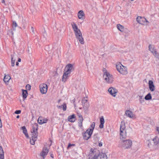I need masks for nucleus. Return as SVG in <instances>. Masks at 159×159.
I'll list each match as a JSON object with an SVG mask.
<instances>
[{
  "mask_svg": "<svg viewBox=\"0 0 159 159\" xmlns=\"http://www.w3.org/2000/svg\"><path fill=\"white\" fill-rule=\"evenodd\" d=\"M116 68L117 71L122 75H126L128 73L127 67L123 66L120 63H116Z\"/></svg>",
  "mask_w": 159,
  "mask_h": 159,
  "instance_id": "20e7f679",
  "label": "nucleus"
},
{
  "mask_svg": "<svg viewBox=\"0 0 159 159\" xmlns=\"http://www.w3.org/2000/svg\"><path fill=\"white\" fill-rule=\"evenodd\" d=\"M11 79L10 76L9 75L5 74V76L3 79V81L5 83L7 84H8L9 81Z\"/></svg>",
  "mask_w": 159,
  "mask_h": 159,
  "instance_id": "6ab92c4d",
  "label": "nucleus"
},
{
  "mask_svg": "<svg viewBox=\"0 0 159 159\" xmlns=\"http://www.w3.org/2000/svg\"><path fill=\"white\" fill-rule=\"evenodd\" d=\"M47 121L48 120L46 119H40V125L42 124L43 123H46Z\"/></svg>",
  "mask_w": 159,
  "mask_h": 159,
  "instance_id": "72a5a7b5",
  "label": "nucleus"
},
{
  "mask_svg": "<svg viewBox=\"0 0 159 159\" xmlns=\"http://www.w3.org/2000/svg\"><path fill=\"white\" fill-rule=\"evenodd\" d=\"M75 146V145L74 144H71L70 143H69V144L68 145L67 148L68 149H69L71 147L74 146Z\"/></svg>",
  "mask_w": 159,
  "mask_h": 159,
  "instance_id": "58836bf2",
  "label": "nucleus"
},
{
  "mask_svg": "<svg viewBox=\"0 0 159 159\" xmlns=\"http://www.w3.org/2000/svg\"><path fill=\"white\" fill-rule=\"evenodd\" d=\"M49 151V148L44 146L40 153V159H44Z\"/></svg>",
  "mask_w": 159,
  "mask_h": 159,
  "instance_id": "9d476101",
  "label": "nucleus"
},
{
  "mask_svg": "<svg viewBox=\"0 0 159 159\" xmlns=\"http://www.w3.org/2000/svg\"><path fill=\"white\" fill-rule=\"evenodd\" d=\"M31 29H32V31L34 32V28L32 27H31Z\"/></svg>",
  "mask_w": 159,
  "mask_h": 159,
  "instance_id": "3c124183",
  "label": "nucleus"
},
{
  "mask_svg": "<svg viewBox=\"0 0 159 159\" xmlns=\"http://www.w3.org/2000/svg\"><path fill=\"white\" fill-rule=\"evenodd\" d=\"M136 20L139 24L144 25H147L149 23L148 21L144 17L138 16L136 18Z\"/></svg>",
  "mask_w": 159,
  "mask_h": 159,
  "instance_id": "1a4fd4ad",
  "label": "nucleus"
},
{
  "mask_svg": "<svg viewBox=\"0 0 159 159\" xmlns=\"http://www.w3.org/2000/svg\"><path fill=\"white\" fill-rule=\"evenodd\" d=\"M18 62L21 61V59L20 58H19L18 60Z\"/></svg>",
  "mask_w": 159,
  "mask_h": 159,
  "instance_id": "09e8293b",
  "label": "nucleus"
},
{
  "mask_svg": "<svg viewBox=\"0 0 159 159\" xmlns=\"http://www.w3.org/2000/svg\"><path fill=\"white\" fill-rule=\"evenodd\" d=\"M103 77L105 81L107 83H111L113 81V78L112 75L109 72H108L105 69L103 70Z\"/></svg>",
  "mask_w": 159,
  "mask_h": 159,
  "instance_id": "39448f33",
  "label": "nucleus"
},
{
  "mask_svg": "<svg viewBox=\"0 0 159 159\" xmlns=\"http://www.w3.org/2000/svg\"><path fill=\"white\" fill-rule=\"evenodd\" d=\"M76 38L78 39L79 42L82 44H84V41L81 33L75 34Z\"/></svg>",
  "mask_w": 159,
  "mask_h": 159,
  "instance_id": "dca6fc26",
  "label": "nucleus"
},
{
  "mask_svg": "<svg viewBox=\"0 0 159 159\" xmlns=\"http://www.w3.org/2000/svg\"><path fill=\"white\" fill-rule=\"evenodd\" d=\"M152 139H149L147 141L146 143L147 146L150 148L152 149H154V145L152 144Z\"/></svg>",
  "mask_w": 159,
  "mask_h": 159,
  "instance_id": "b1692460",
  "label": "nucleus"
},
{
  "mask_svg": "<svg viewBox=\"0 0 159 159\" xmlns=\"http://www.w3.org/2000/svg\"><path fill=\"white\" fill-rule=\"evenodd\" d=\"M98 156L97 159H107V157L106 154L105 153H99L98 151Z\"/></svg>",
  "mask_w": 159,
  "mask_h": 159,
  "instance_id": "a211bd4d",
  "label": "nucleus"
},
{
  "mask_svg": "<svg viewBox=\"0 0 159 159\" xmlns=\"http://www.w3.org/2000/svg\"><path fill=\"white\" fill-rule=\"evenodd\" d=\"M21 111L20 110H16L15 111V113L16 114H19L20 113Z\"/></svg>",
  "mask_w": 159,
  "mask_h": 159,
  "instance_id": "ea45409f",
  "label": "nucleus"
},
{
  "mask_svg": "<svg viewBox=\"0 0 159 159\" xmlns=\"http://www.w3.org/2000/svg\"><path fill=\"white\" fill-rule=\"evenodd\" d=\"M156 130L158 132V133L159 134V127H156Z\"/></svg>",
  "mask_w": 159,
  "mask_h": 159,
  "instance_id": "49530a36",
  "label": "nucleus"
},
{
  "mask_svg": "<svg viewBox=\"0 0 159 159\" xmlns=\"http://www.w3.org/2000/svg\"><path fill=\"white\" fill-rule=\"evenodd\" d=\"M21 129L23 131V133L25 135V137L27 138H29V136L27 133V130L25 126H22L21 127Z\"/></svg>",
  "mask_w": 159,
  "mask_h": 159,
  "instance_id": "5701e85b",
  "label": "nucleus"
},
{
  "mask_svg": "<svg viewBox=\"0 0 159 159\" xmlns=\"http://www.w3.org/2000/svg\"><path fill=\"white\" fill-rule=\"evenodd\" d=\"M95 126V123L93 122L89 128L83 134V137L84 140H87L91 137L94 128Z\"/></svg>",
  "mask_w": 159,
  "mask_h": 159,
  "instance_id": "7ed1b4c3",
  "label": "nucleus"
},
{
  "mask_svg": "<svg viewBox=\"0 0 159 159\" xmlns=\"http://www.w3.org/2000/svg\"><path fill=\"white\" fill-rule=\"evenodd\" d=\"M68 120L70 122H73L75 121V116L73 114L69 116L68 118Z\"/></svg>",
  "mask_w": 159,
  "mask_h": 159,
  "instance_id": "393cba45",
  "label": "nucleus"
},
{
  "mask_svg": "<svg viewBox=\"0 0 159 159\" xmlns=\"http://www.w3.org/2000/svg\"><path fill=\"white\" fill-rule=\"evenodd\" d=\"M74 65L70 64H68L65 68L66 72L70 74L74 70Z\"/></svg>",
  "mask_w": 159,
  "mask_h": 159,
  "instance_id": "ddd939ff",
  "label": "nucleus"
},
{
  "mask_svg": "<svg viewBox=\"0 0 159 159\" xmlns=\"http://www.w3.org/2000/svg\"><path fill=\"white\" fill-rule=\"evenodd\" d=\"M5 2V1L4 0H3L2 1V3H4Z\"/></svg>",
  "mask_w": 159,
  "mask_h": 159,
  "instance_id": "864d4df0",
  "label": "nucleus"
},
{
  "mask_svg": "<svg viewBox=\"0 0 159 159\" xmlns=\"http://www.w3.org/2000/svg\"><path fill=\"white\" fill-rule=\"evenodd\" d=\"M61 101V100L59 99L58 101V103H59Z\"/></svg>",
  "mask_w": 159,
  "mask_h": 159,
  "instance_id": "603ef678",
  "label": "nucleus"
},
{
  "mask_svg": "<svg viewBox=\"0 0 159 159\" xmlns=\"http://www.w3.org/2000/svg\"><path fill=\"white\" fill-rule=\"evenodd\" d=\"M98 145L99 147H101L102 145V144L101 142H100L98 143Z\"/></svg>",
  "mask_w": 159,
  "mask_h": 159,
  "instance_id": "37998d69",
  "label": "nucleus"
},
{
  "mask_svg": "<svg viewBox=\"0 0 159 159\" xmlns=\"http://www.w3.org/2000/svg\"><path fill=\"white\" fill-rule=\"evenodd\" d=\"M38 129V124L36 123L34 124L32 126V130L31 132L32 138L30 141V144L32 145H34L35 141L37 140L38 136L37 131Z\"/></svg>",
  "mask_w": 159,
  "mask_h": 159,
  "instance_id": "f03ea898",
  "label": "nucleus"
},
{
  "mask_svg": "<svg viewBox=\"0 0 159 159\" xmlns=\"http://www.w3.org/2000/svg\"><path fill=\"white\" fill-rule=\"evenodd\" d=\"M51 10L53 11H55V9L53 7H51Z\"/></svg>",
  "mask_w": 159,
  "mask_h": 159,
  "instance_id": "79ce46f5",
  "label": "nucleus"
},
{
  "mask_svg": "<svg viewBox=\"0 0 159 159\" xmlns=\"http://www.w3.org/2000/svg\"><path fill=\"white\" fill-rule=\"evenodd\" d=\"M108 91L111 96L114 97H116L118 92L117 90L113 87L110 88Z\"/></svg>",
  "mask_w": 159,
  "mask_h": 159,
  "instance_id": "f8f14e48",
  "label": "nucleus"
},
{
  "mask_svg": "<svg viewBox=\"0 0 159 159\" xmlns=\"http://www.w3.org/2000/svg\"><path fill=\"white\" fill-rule=\"evenodd\" d=\"M19 118V116H16V118Z\"/></svg>",
  "mask_w": 159,
  "mask_h": 159,
  "instance_id": "5fc2aeb1",
  "label": "nucleus"
},
{
  "mask_svg": "<svg viewBox=\"0 0 159 159\" xmlns=\"http://www.w3.org/2000/svg\"><path fill=\"white\" fill-rule=\"evenodd\" d=\"M31 86L29 84H27L26 86V89L27 90H30L31 89Z\"/></svg>",
  "mask_w": 159,
  "mask_h": 159,
  "instance_id": "e433bc0d",
  "label": "nucleus"
},
{
  "mask_svg": "<svg viewBox=\"0 0 159 159\" xmlns=\"http://www.w3.org/2000/svg\"><path fill=\"white\" fill-rule=\"evenodd\" d=\"M8 34L10 35H11V36H12L13 35V33L12 30H9Z\"/></svg>",
  "mask_w": 159,
  "mask_h": 159,
  "instance_id": "c9c22d12",
  "label": "nucleus"
},
{
  "mask_svg": "<svg viewBox=\"0 0 159 159\" xmlns=\"http://www.w3.org/2000/svg\"><path fill=\"white\" fill-rule=\"evenodd\" d=\"M11 65L12 66H15V63L16 59L14 58V57L12 55H11Z\"/></svg>",
  "mask_w": 159,
  "mask_h": 159,
  "instance_id": "7c9ffc66",
  "label": "nucleus"
},
{
  "mask_svg": "<svg viewBox=\"0 0 159 159\" xmlns=\"http://www.w3.org/2000/svg\"><path fill=\"white\" fill-rule=\"evenodd\" d=\"M57 107L59 109H61L62 107V105L61 106H57Z\"/></svg>",
  "mask_w": 159,
  "mask_h": 159,
  "instance_id": "a18cd8bd",
  "label": "nucleus"
},
{
  "mask_svg": "<svg viewBox=\"0 0 159 159\" xmlns=\"http://www.w3.org/2000/svg\"><path fill=\"white\" fill-rule=\"evenodd\" d=\"M149 49L153 55L157 58H159V53L157 51L154 46L152 44H150L148 46Z\"/></svg>",
  "mask_w": 159,
  "mask_h": 159,
  "instance_id": "6e6552de",
  "label": "nucleus"
},
{
  "mask_svg": "<svg viewBox=\"0 0 159 159\" xmlns=\"http://www.w3.org/2000/svg\"><path fill=\"white\" fill-rule=\"evenodd\" d=\"M17 26V24L15 21H13V28H16Z\"/></svg>",
  "mask_w": 159,
  "mask_h": 159,
  "instance_id": "4c0bfd02",
  "label": "nucleus"
},
{
  "mask_svg": "<svg viewBox=\"0 0 159 159\" xmlns=\"http://www.w3.org/2000/svg\"><path fill=\"white\" fill-rule=\"evenodd\" d=\"M125 114L127 117L133 120L136 119L137 118L136 115L130 110L126 111L125 112Z\"/></svg>",
  "mask_w": 159,
  "mask_h": 159,
  "instance_id": "9b49d317",
  "label": "nucleus"
},
{
  "mask_svg": "<svg viewBox=\"0 0 159 159\" xmlns=\"http://www.w3.org/2000/svg\"><path fill=\"white\" fill-rule=\"evenodd\" d=\"M4 152L2 147L0 146V159H4Z\"/></svg>",
  "mask_w": 159,
  "mask_h": 159,
  "instance_id": "cd10ccee",
  "label": "nucleus"
},
{
  "mask_svg": "<svg viewBox=\"0 0 159 159\" xmlns=\"http://www.w3.org/2000/svg\"><path fill=\"white\" fill-rule=\"evenodd\" d=\"M120 132V139H125L126 137V131L125 129V123L124 121L121 122Z\"/></svg>",
  "mask_w": 159,
  "mask_h": 159,
  "instance_id": "423d86ee",
  "label": "nucleus"
},
{
  "mask_svg": "<svg viewBox=\"0 0 159 159\" xmlns=\"http://www.w3.org/2000/svg\"><path fill=\"white\" fill-rule=\"evenodd\" d=\"M117 28L118 30L121 32L123 31L124 30V27L120 24L117 25Z\"/></svg>",
  "mask_w": 159,
  "mask_h": 159,
  "instance_id": "c756f323",
  "label": "nucleus"
},
{
  "mask_svg": "<svg viewBox=\"0 0 159 159\" xmlns=\"http://www.w3.org/2000/svg\"><path fill=\"white\" fill-rule=\"evenodd\" d=\"M70 74H68V73L64 72L62 77V81L64 82H65L66 81L67 79L69 77V75Z\"/></svg>",
  "mask_w": 159,
  "mask_h": 159,
  "instance_id": "4be33fe9",
  "label": "nucleus"
},
{
  "mask_svg": "<svg viewBox=\"0 0 159 159\" xmlns=\"http://www.w3.org/2000/svg\"><path fill=\"white\" fill-rule=\"evenodd\" d=\"M48 90V86L46 84H42L40 85V92L42 94H46Z\"/></svg>",
  "mask_w": 159,
  "mask_h": 159,
  "instance_id": "4468645a",
  "label": "nucleus"
},
{
  "mask_svg": "<svg viewBox=\"0 0 159 159\" xmlns=\"http://www.w3.org/2000/svg\"><path fill=\"white\" fill-rule=\"evenodd\" d=\"M100 124L99 125V128L101 129L103 128L104 127V124L105 122L104 119L103 117H102L100 119Z\"/></svg>",
  "mask_w": 159,
  "mask_h": 159,
  "instance_id": "bb28decb",
  "label": "nucleus"
},
{
  "mask_svg": "<svg viewBox=\"0 0 159 159\" xmlns=\"http://www.w3.org/2000/svg\"><path fill=\"white\" fill-rule=\"evenodd\" d=\"M152 141L153 142L154 145H157L159 144V138L157 136H155Z\"/></svg>",
  "mask_w": 159,
  "mask_h": 159,
  "instance_id": "a878e982",
  "label": "nucleus"
},
{
  "mask_svg": "<svg viewBox=\"0 0 159 159\" xmlns=\"http://www.w3.org/2000/svg\"><path fill=\"white\" fill-rule=\"evenodd\" d=\"M148 84L150 90L152 91H154L155 89V87L153 81L152 80H149Z\"/></svg>",
  "mask_w": 159,
  "mask_h": 159,
  "instance_id": "f3484780",
  "label": "nucleus"
},
{
  "mask_svg": "<svg viewBox=\"0 0 159 159\" xmlns=\"http://www.w3.org/2000/svg\"><path fill=\"white\" fill-rule=\"evenodd\" d=\"M78 18L80 19L84 20V13L82 10H80L78 12Z\"/></svg>",
  "mask_w": 159,
  "mask_h": 159,
  "instance_id": "aec40b11",
  "label": "nucleus"
},
{
  "mask_svg": "<svg viewBox=\"0 0 159 159\" xmlns=\"http://www.w3.org/2000/svg\"><path fill=\"white\" fill-rule=\"evenodd\" d=\"M50 156L51 157H52V158H53L54 156L53 154L50 153Z\"/></svg>",
  "mask_w": 159,
  "mask_h": 159,
  "instance_id": "c03bdc74",
  "label": "nucleus"
},
{
  "mask_svg": "<svg viewBox=\"0 0 159 159\" xmlns=\"http://www.w3.org/2000/svg\"><path fill=\"white\" fill-rule=\"evenodd\" d=\"M146 100H149L152 98V96L151 94L150 93H148L145 97L144 98Z\"/></svg>",
  "mask_w": 159,
  "mask_h": 159,
  "instance_id": "2f4dec72",
  "label": "nucleus"
},
{
  "mask_svg": "<svg viewBox=\"0 0 159 159\" xmlns=\"http://www.w3.org/2000/svg\"><path fill=\"white\" fill-rule=\"evenodd\" d=\"M139 97V100L140 103H142L144 102V100L142 96H138Z\"/></svg>",
  "mask_w": 159,
  "mask_h": 159,
  "instance_id": "473e14b6",
  "label": "nucleus"
},
{
  "mask_svg": "<svg viewBox=\"0 0 159 159\" xmlns=\"http://www.w3.org/2000/svg\"><path fill=\"white\" fill-rule=\"evenodd\" d=\"M22 92L23 98H26L28 95L27 91L26 90H22Z\"/></svg>",
  "mask_w": 159,
  "mask_h": 159,
  "instance_id": "c85d7f7f",
  "label": "nucleus"
},
{
  "mask_svg": "<svg viewBox=\"0 0 159 159\" xmlns=\"http://www.w3.org/2000/svg\"><path fill=\"white\" fill-rule=\"evenodd\" d=\"M53 76H57V75L58 74L57 71H55L53 73Z\"/></svg>",
  "mask_w": 159,
  "mask_h": 159,
  "instance_id": "a19ab883",
  "label": "nucleus"
},
{
  "mask_svg": "<svg viewBox=\"0 0 159 159\" xmlns=\"http://www.w3.org/2000/svg\"><path fill=\"white\" fill-rule=\"evenodd\" d=\"M39 118H40V117H39V118H38V123L40 124V122H39Z\"/></svg>",
  "mask_w": 159,
  "mask_h": 159,
  "instance_id": "de8ad7c7",
  "label": "nucleus"
},
{
  "mask_svg": "<svg viewBox=\"0 0 159 159\" xmlns=\"http://www.w3.org/2000/svg\"><path fill=\"white\" fill-rule=\"evenodd\" d=\"M19 64V63L18 62H17L16 63V66H18Z\"/></svg>",
  "mask_w": 159,
  "mask_h": 159,
  "instance_id": "8fccbe9b",
  "label": "nucleus"
},
{
  "mask_svg": "<svg viewBox=\"0 0 159 159\" xmlns=\"http://www.w3.org/2000/svg\"><path fill=\"white\" fill-rule=\"evenodd\" d=\"M98 150L96 149L91 148L89 155L88 159H97Z\"/></svg>",
  "mask_w": 159,
  "mask_h": 159,
  "instance_id": "0eeeda50",
  "label": "nucleus"
},
{
  "mask_svg": "<svg viewBox=\"0 0 159 159\" xmlns=\"http://www.w3.org/2000/svg\"><path fill=\"white\" fill-rule=\"evenodd\" d=\"M71 25L75 34L81 33L80 30L78 28L77 25L74 22H72Z\"/></svg>",
  "mask_w": 159,
  "mask_h": 159,
  "instance_id": "2eb2a0df",
  "label": "nucleus"
},
{
  "mask_svg": "<svg viewBox=\"0 0 159 159\" xmlns=\"http://www.w3.org/2000/svg\"><path fill=\"white\" fill-rule=\"evenodd\" d=\"M62 107L63 110L64 111H65L66 109V103H64L62 105Z\"/></svg>",
  "mask_w": 159,
  "mask_h": 159,
  "instance_id": "f704fd0d",
  "label": "nucleus"
},
{
  "mask_svg": "<svg viewBox=\"0 0 159 159\" xmlns=\"http://www.w3.org/2000/svg\"><path fill=\"white\" fill-rule=\"evenodd\" d=\"M132 145V141L131 140L122 139L119 142L118 147L123 149H127L131 148Z\"/></svg>",
  "mask_w": 159,
  "mask_h": 159,
  "instance_id": "f257e3e1",
  "label": "nucleus"
},
{
  "mask_svg": "<svg viewBox=\"0 0 159 159\" xmlns=\"http://www.w3.org/2000/svg\"><path fill=\"white\" fill-rule=\"evenodd\" d=\"M79 117V126L80 127H81L82 126V122L83 120V118L82 116L80 114H78Z\"/></svg>",
  "mask_w": 159,
  "mask_h": 159,
  "instance_id": "412c9836",
  "label": "nucleus"
}]
</instances>
